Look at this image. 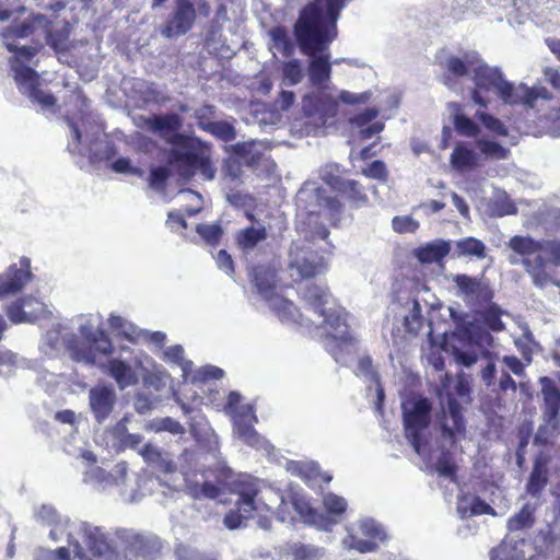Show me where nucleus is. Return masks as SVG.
Wrapping results in <instances>:
<instances>
[{
	"mask_svg": "<svg viewBox=\"0 0 560 560\" xmlns=\"http://www.w3.org/2000/svg\"><path fill=\"white\" fill-rule=\"evenodd\" d=\"M310 57L308 75L312 84L317 89L326 88L331 75L329 54L317 52Z\"/></svg>",
	"mask_w": 560,
	"mask_h": 560,
	"instance_id": "21",
	"label": "nucleus"
},
{
	"mask_svg": "<svg viewBox=\"0 0 560 560\" xmlns=\"http://www.w3.org/2000/svg\"><path fill=\"white\" fill-rule=\"evenodd\" d=\"M267 237L268 232L266 226L259 224L257 228L248 226L240 230L236 234L235 241L242 250L248 252L254 249L259 243L266 241Z\"/></svg>",
	"mask_w": 560,
	"mask_h": 560,
	"instance_id": "27",
	"label": "nucleus"
},
{
	"mask_svg": "<svg viewBox=\"0 0 560 560\" xmlns=\"http://www.w3.org/2000/svg\"><path fill=\"white\" fill-rule=\"evenodd\" d=\"M217 264L220 269L224 270L229 275H233L235 271L234 261L225 249L219 250L217 255Z\"/></svg>",
	"mask_w": 560,
	"mask_h": 560,
	"instance_id": "63",
	"label": "nucleus"
},
{
	"mask_svg": "<svg viewBox=\"0 0 560 560\" xmlns=\"http://www.w3.org/2000/svg\"><path fill=\"white\" fill-rule=\"evenodd\" d=\"M98 366L116 382L120 389H125L138 383V376L135 370L121 359H109Z\"/></svg>",
	"mask_w": 560,
	"mask_h": 560,
	"instance_id": "17",
	"label": "nucleus"
},
{
	"mask_svg": "<svg viewBox=\"0 0 560 560\" xmlns=\"http://www.w3.org/2000/svg\"><path fill=\"white\" fill-rule=\"evenodd\" d=\"M514 98H516V105L522 104L533 108L537 100H552V93L545 86L541 88H528L525 84H521L516 88Z\"/></svg>",
	"mask_w": 560,
	"mask_h": 560,
	"instance_id": "30",
	"label": "nucleus"
},
{
	"mask_svg": "<svg viewBox=\"0 0 560 560\" xmlns=\"http://www.w3.org/2000/svg\"><path fill=\"white\" fill-rule=\"evenodd\" d=\"M170 176L171 171L167 166L153 167L149 176L150 186L156 189L164 188Z\"/></svg>",
	"mask_w": 560,
	"mask_h": 560,
	"instance_id": "56",
	"label": "nucleus"
},
{
	"mask_svg": "<svg viewBox=\"0 0 560 560\" xmlns=\"http://www.w3.org/2000/svg\"><path fill=\"white\" fill-rule=\"evenodd\" d=\"M12 70L14 72V80L20 86H25L26 92L32 90L34 86L39 85V78L37 72L24 65H11Z\"/></svg>",
	"mask_w": 560,
	"mask_h": 560,
	"instance_id": "37",
	"label": "nucleus"
},
{
	"mask_svg": "<svg viewBox=\"0 0 560 560\" xmlns=\"http://www.w3.org/2000/svg\"><path fill=\"white\" fill-rule=\"evenodd\" d=\"M196 10L190 0H177L173 15L162 27L163 36L167 38L186 34L194 25Z\"/></svg>",
	"mask_w": 560,
	"mask_h": 560,
	"instance_id": "12",
	"label": "nucleus"
},
{
	"mask_svg": "<svg viewBox=\"0 0 560 560\" xmlns=\"http://www.w3.org/2000/svg\"><path fill=\"white\" fill-rule=\"evenodd\" d=\"M311 257L303 256L296 257L290 262V268L295 269L301 279H312L322 273L326 269V264L323 257L313 255Z\"/></svg>",
	"mask_w": 560,
	"mask_h": 560,
	"instance_id": "26",
	"label": "nucleus"
},
{
	"mask_svg": "<svg viewBox=\"0 0 560 560\" xmlns=\"http://www.w3.org/2000/svg\"><path fill=\"white\" fill-rule=\"evenodd\" d=\"M548 459L542 456H538L532 469V472L528 477L526 483V493L534 497L540 498L544 489L547 487L549 482L548 476Z\"/></svg>",
	"mask_w": 560,
	"mask_h": 560,
	"instance_id": "22",
	"label": "nucleus"
},
{
	"mask_svg": "<svg viewBox=\"0 0 560 560\" xmlns=\"http://www.w3.org/2000/svg\"><path fill=\"white\" fill-rule=\"evenodd\" d=\"M208 133L224 142H231L236 138V130L233 124L223 120H217L207 130Z\"/></svg>",
	"mask_w": 560,
	"mask_h": 560,
	"instance_id": "43",
	"label": "nucleus"
},
{
	"mask_svg": "<svg viewBox=\"0 0 560 560\" xmlns=\"http://www.w3.org/2000/svg\"><path fill=\"white\" fill-rule=\"evenodd\" d=\"M81 532L83 541L92 558H101L110 550V546L100 528L83 524Z\"/></svg>",
	"mask_w": 560,
	"mask_h": 560,
	"instance_id": "24",
	"label": "nucleus"
},
{
	"mask_svg": "<svg viewBox=\"0 0 560 560\" xmlns=\"http://www.w3.org/2000/svg\"><path fill=\"white\" fill-rule=\"evenodd\" d=\"M110 168L118 174H130L139 177L143 176V170L133 166L128 158H118L112 163Z\"/></svg>",
	"mask_w": 560,
	"mask_h": 560,
	"instance_id": "55",
	"label": "nucleus"
},
{
	"mask_svg": "<svg viewBox=\"0 0 560 560\" xmlns=\"http://www.w3.org/2000/svg\"><path fill=\"white\" fill-rule=\"evenodd\" d=\"M451 164L459 172L472 170L478 166V156L464 143H457L451 154Z\"/></svg>",
	"mask_w": 560,
	"mask_h": 560,
	"instance_id": "29",
	"label": "nucleus"
},
{
	"mask_svg": "<svg viewBox=\"0 0 560 560\" xmlns=\"http://www.w3.org/2000/svg\"><path fill=\"white\" fill-rule=\"evenodd\" d=\"M32 279L31 260L27 257H22L20 267L12 264L0 273V300L22 292Z\"/></svg>",
	"mask_w": 560,
	"mask_h": 560,
	"instance_id": "10",
	"label": "nucleus"
},
{
	"mask_svg": "<svg viewBox=\"0 0 560 560\" xmlns=\"http://www.w3.org/2000/svg\"><path fill=\"white\" fill-rule=\"evenodd\" d=\"M393 230L397 233H413L419 229V222L409 215H396L392 220Z\"/></svg>",
	"mask_w": 560,
	"mask_h": 560,
	"instance_id": "53",
	"label": "nucleus"
},
{
	"mask_svg": "<svg viewBox=\"0 0 560 560\" xmlns=\"http://www.w3.org/2000/svg\"><path fill=\"white\" fill-rule=\"evenodd\" d=\"M275 311L281 320H289L294 317V314L298 310L291 301L280 299L275 305Z\"/></svg>",
	"mask_w": 560,
	"mask_h": 560,
	"instance_id": "59",
	"label": "nucleus"
},
{
	"mask_svg": "<svg viewBox=\"0 0 560 560\" xmlns=\"http://www.w3.org/2000/svg\"><path fill=\"white\" fill-rule=\"evenodd\" d=\"M253 281L257 292L265 299H269L273 294L276 285L264 272L255 271Z\"/></svg>",
	"mask_w": 560,
	"mask_h": 560,
	"instance_id": "52",
	"label": "nucleus"
},
{
	"mask_svg": "<svg viewBox=\"0 0 560 560\" xmlns=\"http://www.w3.org/2000/svg\"><path fill=\"white\" fill-rule=\"evenodd\" d=\"M472 79L475 89L471 91V98L479 106H488V101L482 94L490 91H494L505 104L516 105V98H514L516 88L504 79L499 69L480 65L474 69Z\"/></svg>",
	"mask_w": 560,
	"mask_h": 560,
	"instance_id": "3",
	"label": "nucleus"
},
{
	"mask_svg": "<svg viewBox=\"0 0 560 560\" xmlns=\"http://www.w3.org/2000/svg\"><path fill=\"white\" fill-rule=\"evenodd\" d=\"M196 231L210 245L219 244L223 234L221 226L218 224H198Z\"/></svg>",
	"mask_w": 560,
	"mask_h": 560,
	"instance_id": "48",
	"label": "nucleus"
},
{
	"mask_svg": "<svg viewBox=\"0 0 560 560\" xmlns=\"http://www.w3.org/2000/svg\"><path fill=\"white\" fill-rule=\"evenodd\" d=\"M450 252L451 242L438 238L415 248L413 256L423 265L441 264Z\"/></svg>",
	"mask_w": 560,
	"mask_h": 560,
	"instance_id": "19",
	"label": "nucleus"
},
{
	"mask_svg": "<svg viewBox=\"0 0 560 560\" xmlns=\"http://www.w3.org/2000/svg\"><path fill=\"white\" fill-rule=\"evenodd\" d=\"M5 313L13 324L34 323L49 313L45 303L32 295H23L8 305Z\"/></svg>",
	"mask_w": 560,
	"mask_h": 560,
	"instance_id": "11",
	"label": "nucleus"
},
{
	"mask_svg": "<svg viewBox=\"0 0 560 560\" xmlns=\"http://www.w3.org/2000/svg\"><path fill=\"white\" fill-rule=\"evenodd\" d=\"M327 183L334 191L340 194L355 207L368 202V196L363 191V187L357 180L330 177Z\"/></svg>",
	"mask_w": 560,
	"mask_h": 560,
	"instance_id": "20",
	"label": "nucleus"
},
{
	"mask_svg": "<svg viewBox=\"0 0 560 560\" xmlns=\"http://www.w3.org/2000/svg\"><path fill=\"white\" fill-rule=\"evenodd\" d=\"M319 316L324 317L323 325L330 328L335 332H340L342 336L340 337V340L347 341L349 338L348 336V325L346 323V318L343 314L340 311L337 310H325V314H318Z\"/></svg>",
	"mask_w": 560,
	"mask_h": 560,
	"instance_id": "36",
	"label": "nucleus"
},
{
	"mask_svg": "<svg viewBox=\"0 0 560 560\" xmlns=\"http://www.w3.org/2000/svg\"><path fill=\"white\" fill-rule=\"evenodd\" d=\"M362 533L375 540L384 541L386 539L384 529L374 523H364L362 525Z\"/></svg>",
	"mask_w": 560,
	"mask_h": 560,
	"instance_id": "64",
	"label": "nucleus"
},
{
	"mask_svg": "<svg viewBox=\"0 0 560 560\" xmlns=\"http://www.w3.org/2000/svg\"><path fill=\"white\" fill-rule=\"evenodd\" d=\"M542 396V412L546 420L550 423L559 421L560 413V389L555 381L548 376L539 380Z\"/></svg>",
	"mask_w": 560,
	"mask_h": 560,
	"instance_id": "16",
	"label": "nucleus"
},
{
	"mask_svg": "<svg viewBox=\"0 0 560 560\" xmlns=\"http://www.w3.org/2000/svg\"><path fill=\"white\" fill-rule=\"evenodd\" d=\"M476 117L481 121V124L491 132L500 137H508L509 129L508 127L497 117L491 114L485 112H477Z\"/></svg>",
	"mask_w": 560,
	"mask_h": 560,
	"instance_id": "45",
	"label": "nucleus"
},
{
	"mask_svg": "<svg viewBox=\"0 0 560 560\" xmlns=\"http://www.w3.org/2000/svg\"><path fill=\"white\" fill-rule=\"evenodd\" d=\"M510 248L523 257V265L527 272L539 275L545 269L544 243L529 236L515 235L509 242Z\"/></svg>",
	"mask_w": 560,
	"mask_h": 560,
	"instance_id": "9",
	"label": "nucleus"
},
{
	"mask_svg": "<svg viewBox=\"0 0 560 560\" xmlns=\"http://www.w3.org/2000/svg\"><path fill=\"white\" fill-rule=\"evenodd\" d=\"M241 395L236 392H231L228 396L225 409L233 413L234 430L238 438L249 446L259 447L262 443L261 436L254 429L253 420L256 416L249 407H241Z\"/></svg>",
	"mask_w": 560,
	"mask_h": 560,
	"instance_id": "8",
	"label": "nucleus"
},
{
	"mask_svg": "<svg viewBox=\"0 0 560 560\" xmlns=\"http://www.w3.org/2000/svg\"><path fill=\"white\" fill-rule=\"evenodd\" d=\"M468 73V67L460 58L452 56L446 60L443 82L447 86L455 83V79L462 78Z\"/></svg>",
	"mask_w": 560,
	"mask_h": 560,
	"instance_id": "38",
	"label": "nucleus"
},
{
	"mask_svg": "<svg viewBox=\"0 0 560 560\" xmlns=\"http://www.w3.org/2000/svg\"><path fill=\"white\" fill-rule=\"evenodd\" d=\"M446 410L443 409V419L441 420V430L444 438H448L452 442L456 435H464L466 432V423L463 415V407L458 400L452 395H447Z\"/></svg>",
	"mask_w": 560,
	"mask_h": 560,
	"instance_id": "13",
	"label": "nucleus"
},
{
	"mask_svg": "<svg viewBox=\"0 0 560 560\" xmlns=\"http://www.w3.org/2000/svg\"><path fill=\"white\" fill-rule=\"evenodd\" d=\"M89 402L92 413L98 423L104 422L112 413L116 394L112 385H96L89 392Z\"/></svg>",
	"mask_w": 560,
	"mask_h": 560,
	"instance_id": "14",
	"label": "nucleus"
},
{
	"mask_svg": "<svg viewBox=\"0 0 560 560\" xmlns=\"http://www.w3.org/2000/svg\"><path fill=\"white\" fill-rule=\"evenodd\" d=\"M237 493L240 499L237 501V509L243 514L244 518L253 517L254 513L259 509L258 501H262L265 495L261 494L259 498L258 486L254 480H242L237 485ZM267 511H271L273 508L261 502Z\"/></svg>",
	"mask_w": 560,
	"mask_h": 560,
	"instance_id": "15",
	"label": "nucleus"
},
{
	"mask_svg": "<svg viewBox=\"0 0 560 560\" xmlns=\"http://www.w3.org/2000/svg\"><path fill=\"white\" fill-rule=\"evenodd\" d=\"M252 148L253 145L249 143H236L234 145V152L237 156L244 159L247 164L254 165L259 161V155H250Z\"/></svg>",
	"mask_w": 560,
	"mask_h": 560,
	"instance_id": "61",
	"label": "nucleus"
},
{
	"mask_svg": "<svg viewBox=\"0 0 560 560\" xmlns=\"http://www.w3.org/2000/svg\"><path fill=\"white\" fill-rule=\"evenodd\" d=\"M82 335L89 345L73 340L67 346L73 361L96 365L97 354L109 357L114 352V345L104 329L82 331Z\"/></svg>",
	"mask_w": 560,
	"mask_h": 560,
	"instance_id": "6",
	"label": "nucleus"
},
{
	"mask_svg": "<svg viewBox=\"0 0 560 560\" xmlns=\"http://www.w3.org/2000/svg\"><path fill=\"white\" fill-rule=\"evenodd\" d=\"M283 79L290 84H298L303 79V71L301 62L298 59H292L283 62L282 65Z\"/></svg>",
	"mask_w": 560,
	"mask_h": 560,
	"instance_id": "49",
	"label": "nucleus"
},
{
	"mask_svg": "<svg viewBox=\"0 0 560 560\" xmlns=\"http://www.w3.org/2000/svg\"><path fill=\"white\" fill-rule=\"evenodd\" d=\"M32 102L38 103L43 108L48 109L56 105V97L51 93L44 92L39 85L26 92Z\"/></svg>",
	"mask_w": 560,
	"mask_h": 560,
	"instance_id": "50",
	"label": "nucleus"
},
{
	"mask_svg": "<svg viewBox=\"0 0 560 560\" xmlns=\"http://www.w3.org/2000/svg\"><path fill=\"white\" fill-rule=\"evenodd\" d=\"M325 207L329 211V220L332 226H338L340 221V214L342 212V203L335 197H326L324 199Z\"/></svg>",
	"mask_w": 560,
	"mask_h": 560,
	"instance_id": "58",
	"label": "nucleus"
},
{
	"mask_svg": "<svg viewBox=\"0 0 560 560\" xmlns=\"http://www.w3.org/2000/svg\"><path fill=\"white\" fill-rule=\"evenodd\" d=\"M183 117L177 113L155 114L143 118V126L161 139L183 149H192L194 143L200 144V139L180 132Z\"/></svg>",
	"mask_w": 560,
	"mask_h": 560,
	"instance_id": "4",
	"label": "nucleus"
},
{
	"mask_svg": "<svg viewBox=\"0 0 560 560\" xmlns=\"http://www.w3.org/2000/svg\"><path fill=\"white\" fill-rule=\"evenodd\" d=\"M215 117V106L210 104H205L195 112V119L198 128L206 132L209 129V126L217 121Z\"/></svg>",
	"mask_w": 560,
	"mask_h": 560,
	"instance_id": "46",
	"label": "nucleus"
},
{
	"mask_svg": "<svg viewBox=\"0 0 560 560\" xmlns=\"http://www.w3.org/2000/svg\"><path fill=\"white\" fill-rule=\"evenodd\" d=\"M431 410L432 405L430 400L424 397L402 404L405 434L418 454L421 452L422 431L427 429L431 422Z\"/></svg>",
	"mask_w": 560,
	"mask_h": 560,
	"instance_id": "5",
	"label": "nucleus"
},
{
	"mask_svg": "<svg viewBox=\"0 0 560 560\" xmlns=\"http://www.w3.org/2000/svg\"><path fill=\"white\" fill-rule=\"evenodd\" d=\"M268 494L276 497L279 501L276 508V514L281 522H293L295 520V516L289 511L291 506L304 523L310 525L318 523L320 515L300 492L290 490L287 494H282L281 492L270 490Z\"/></svg>",
	"mask_w": 560,
	"mask_h": 560,
	"instance_id": "7",
	"label": "nucleus"
},
{
	"mask_svg": "<svg viewBox=\"0 0 560 560\" xmlns=\"http://www.w3.org/2000/svg\"><path fill=\"white\" fill-rule=\"evenodd\" d=\"M476 144L480 149L481 153L487 158L494 160H506L510 156V150L497 141L477 139Z\"/></svg>",
	"mask_w": 560,
	"mask_h": 560,
	"instance_id": "42",
	"label": "nucleus"
},
{
	"mask_svg": "<svg viewBox=\"0 0 560 560\" xmlns=\"http://www.w3.org/2000/svg\"><path fill=\"white\" fill-rule=\"evenodd\" d=\"M159 549L140 535L133 536L124 550L126 560H155Z\"/></svg>",
	"mask_w": 560,
	"mask_h": 560,
	"instance_id": "23",
	"label": "nucleus"
},
{
	"mask_svg": "<svg viewBox=\"0 0 560 560\" xmlns=\"http://www.w3.org/2000/svg\"><path fill=\"white\" fill-rule=\"evenodd\" d=\"M186 489L188 494L196 500H200L202 498L217 499L221 492L220 488L211 482L198 483L187 481Z\"/></svg>",
	"mask_w": 560,
	"mask_h": 560,
	"instance_id": "40",
	"label": "nucleus"
},
{
	"mask_svg": "<svg viewBox=\"0 0 560 560\" xmlns=\"http://www.w3.org/2000/svg\"><path fill=\"white\" fill-rule=\"evenodd\" d=\"M435 469L439 475L444 477H455L457 466L454 463L452 453L450 451H443L436 459Z\"/></svg>",
	"mask_w": 560,
	"mask_h": 560,
	"instance_id": "47",
	"label": "nucleus"
},
{
	"mask_svg": "<svg viewBox=\"0 0 560 560\" xmlns=\"http://www.w3.org/2000/svg\"><path fill=\"white\" fill-rule=\"evenodd\" d=\"M453 280L458 290L467 296H481L486 290L480 281L467 275H456Z\"/></svg>",
	"mask_w": 560,
	"mask_h": 560,
	"instance_id": "39",
	"label": "nucleus"
},
{
	"mask_svg": "<svg viewBox=\"0 0 560 560\" xmlns=\"http://www.w3.org/2000/svg\"><path fill=\"white\" fill-rule=\"evenodd\" d=\"M324 506L328 513L341 515L347 509V502L342 497L328 493L324 497Z\"/></svg>",
	"mask_w": 560,
	"mask_h": 560,
	"instance_id": "54",
	"label": "nucleus"
},
{
	"mask_svg": "<svg viewBox=\"0 0 560 560\" xmlns=\"http://www.w3.org/2000/svg\"><path fill=\"white\" fill-rule=\"evenodd\" d=\"M362 174L383 182L387 180L388 177L387 167L381 160L373 161L366 168H363Z\"/></svg>",
	"mask_w": 560,
	"mask_h": 560,
	"instance_id": "57",
	"label": "nucleus"
},
{
	"mask_svg": "<svg viewBox=\"0 0 560 560\" xmlns=\"http://www.w3.org/2000/svg\"><path fill=\"white\" fill-rule=\"evenodd\" d=\"M203 143H194L192 149L173 147L167 156V164L176 171L177 175L185 180H190L197 173L203 179L214 178L215 168L210 155L202 149Z\"/></svg>",
	"mask_w": 560,
	"mask_h": 560,
	"instance_id": "2",
	"label": "nucleus"
},
{
	"mask_svg": "<svg viewBox=\"0 0 560 560\" xmlns=\"http://www.w3.org/2000/svg\"><path fill=\"white\" fill-rule=\"evenodd\" d=\"M303 296L317 314H325V305L328 298L327 287H319L315 284L308 285L306 287Z\"/></svg>",
	"mask_w": 560,
	"mask_h": 560,
	"instance_id": "35",
	"label": "nucleus"
},
{
	"mask_svg": "<svg viewBox=\"0 0 560 560\" xmlns=\"http://www.w3.org/2000/svg\"><path fill=\"white\" fill-rule=\"evenodd\" d=\"M326 88L317 89L316 92L310 93L303 98V110L307 116L317 113L328 112L337 106V102L326 91Z\"/></svg>",
	"mask_w": 560,
	"mask_h": 560,
	"instance_id": "25",
	"label": "nucleus"
},
{
	"mask_svg": "<svg viewBox=\"0 0 560 560\" xmlns=\"http://www.w3.org/2000/svg\"><path fill=\"white\" fill-rule=\"evenodd\" d=\"M345 0H312L299 14L293 34L306 56L325 52L338 36L337 21Z\"/></svg>",
	"mask_w": 560,
	"mask_h": 560,
	"instance_id": "1",
	"label": "nucleus"
},
{
	"mask_svg": "<svg viewBox=\"0 0 560 560\" xmlns=\"http://www.w3.org/2000/svg\"><path fill=\"white\" fill-rule=\"evenodd\" d=\"M51 22L44 14H32L25 21L11 24L2 32L5 42L14 43L19 38H26L34 34L37 25L48 26Z\"/></svg>",
	"mask_w": 560,
	"mask_h": 560,
	"instance_id": "18",
	"label": "nucleus"
},
{
	"mask_svg": "<svg viewBox=\"0 0 560 560\" xmlns=\"http://www.w3.org/2000/svg\"><path fill=\"white\" fill-rule=\"evenodd\" d=\"M485 324L494 331H501L504 329V324L500 318V314L497 311L488 310L483 314Z\"/></svg>",
	"mask_w": 560,
	"mask_h": 560,
	"instance_id": "62",
	"label": "nucleus"
},
{
	"mask_svg": "<svg viewBox=\"0 0 560 560\" xmlns=\"http://www.w3.org/2000/svg\"><path fill=\"white\" fill-rule=\"evenodd\" d=\"M4 46L8 51L15 54V56L13 57V59L11 61V65H15V63L21 65L25 61H31L38 52V49L36 47H32V46L19 47L12 42H5Z\"/></svg>",
	"mask_w": 560,
	"mask_h": 560,
	"instance_id": "44",
	"label": "nucleus"
},
{
	"mask_svg": "<svg viewBox=\"0 0 560 560\" xmlns=\"http://www.w3.org/2000/svg\"><path fill=\"white\" fill-rule=\"evenodd\" d=\"M292 472L305 482L317 479L320 475L319 467L315 464L294 463Z\"/></svg>",
	"mask_w": 560,
	"mask_h": 560,
	"instance_id": "51",
	"label": "nucleus"
},
{
	"mask_svg": "<svg viewBox=\"0 0 560 560\" xmlns=\"http://www.w3.org/2000/svg\"><path fill=\"white\" fill-rule=\"evenodd\" d=\"M486 255L483 242L476 237H464L455 243V256L457 257H476L477 259H483Z\"/></svg>",
	"mask_w": 560,
	"mask_h": 560,
	"instance_id": "33",
	"label": "nucleus"
},
{
	"mask_svg": "<svg viewBox=\"0 0 560 560\" xmlns=\"http://www.w3.org/2000/svg\"><path fill=\"white\" fill-rule=\"evenodd\" d=\"M269 36L273 47L277 48L283 57L289 58L294 54V44L284 26H273L269 30Z\"/></svg>",
	"mask_w": 560,
	"mask_h": 560,
	"instance_id": "34",
	"label": "nucleus"
},
{
	"mask_svg": "<svg viewBox=\"0 0 560 560\" xmlns=\"http://www.w3.org/2000/svg\"><path fill=\"white\" fill-rule=\"evenodd\" d=\"M453 109V125L456 132L465 137H477L480 132L479 126L463 113V107L459 103H452Z\"/></svg>",
	"mask_w": 560,
	"mask_h": 560,
	"instance_id": "31",
	"label": "nucleus"
},
{
	"mask_svg": "<svg viewBox=\"0 0 560 560\" xmlns=\"http://www.w3.org/2000/svg\"><path fill=\"white\" fill-rule=\"evenodd\" d=\"M483 514L495 515V511L490 504H488L481 498L475 497L471 502L469 516Z\"/></svg>",
	"mask_w": 560,
	"mask_h": 560,
	"instance_id": "60",
	"label": "nucleus"
},
{
	"mask_svg": "<svg viewBox=\"0 0 560 560\" xmlns=\"http://www.w3.org/2000/svg\"><path fill=\"white\" fill-rule=\"evenodd\" d=\"M535 512V505L525 503L517 513L508 520V529L510 532H518L533 527L536 521Z\"/></svg>",
	"mask_w": 560,
	"mask_h": 560,
	"instance_id": "32",
	"label": "nucleus"
},
{
	"mask_svg": "<svg viewBox=\"0 0 560 560\" xmlns=\"http://www.w3.org/2000/svg\"><path fill=\"white\" fill-rule=\"evenodd\" d=\"M50 24L46 27V43L49 47H51L56 51H61L67 48V43L69 39V24L66 22L65 26L61 30H51Z\"/></svg>",
	"mask_w": 560,
	"mask_h": 560,
	"instance_id": "41",
	"label": "nucleus"
},
{
	"mask_svg": "<svg viewBox=\"0 0 560 560\" xmlns=\"http://www.w3.org/2000/svg\"><path fill=\"white\" fill-rule=\"evenodd\" d=\"M284 555L291 560H320L325 551L323 548L301 541L288 542Z\"/></svg>",
	"mask_w": 560,
	"mask_h": 560,
	"instance_id": "28",
	"label": "nucleus"
}]
</instances>
